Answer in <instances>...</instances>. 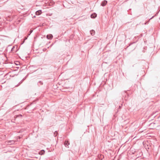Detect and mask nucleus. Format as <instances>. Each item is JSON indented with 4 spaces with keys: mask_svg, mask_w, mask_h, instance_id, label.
I'll return each instance as SVG.
<instances>
[{
    "mask_svg": "<svg viewBox=\"0 0 160 160\" xmlns=\"http://www.w3.org/2000/svg\"><path fill=\"white\" fill-rule=\"evenodd\" d=\"M57 132H56V131H55L54 133V136L55 137H56L57 135Z\"/></svg>",
    "mask_w": 160,
    "mask_h": 160,
    "instance_id": "1a4fd4ad",
    "label": "nucleus"
},
{
    "mask_svg": "<svg viewBox=\"0 0 160 160\" xmlns=\"http://www.w3.org/2000/svg\"><path fill=\"white\" fill-rule=\"evenodd\" d=\"M45 151L44 150H42L41 151L39 152V154L41 155H43L44 154Z\"/></svg>",
    "mask_w": 160,
    "mask_h": 160,
    "instance_id": "6e6552de",
    "label": "nucleus"
},
{
    "mask_svg": "<svg viewBox=\"0 0 160 160\" xmlns=\"http://www.w3.org/2000/svg\"><path fill=\"white\" fill-rule=\"evenodd\" d=\"M154 17V16H152L151 18L150 19H149V20L151 19L152 18Z\"/></svg>",
    "mask_w": 160,
    "mask_h": 160,
    "instance_id": "9b49d317",
    "label": "nucleus"
},
{
    "mask_svg": "<svg viewBox=\"0 0 160 160\" xmlns=\"http://www.w3.org/2000/svg\"><path fill=\"white\" fill-rule=\"evenodd\" d=\"M64 145L65 147H67L69 145V143L68 141H66L64 142Z\"/></svg>",
    "mask_w": 160,
    "mask_h": 160,
    "instance_id": "39448f33",
    "label": "nucleus"
},
{
    "mask_svg": "<svg viewBox=\"0 0 160 160\" xmlns=\"http://www.w3.org/2000/svg\"><path fill=\"white\" fill-rule=\"evenodd\" d=\"M107 1L104 0L102 2L101 4V5L102 6H105L107 3Z\"/></svg>",
    "mask_w": 160,
    "mask_h": 160,
    "instance_id": "7ed1b4c3",
    "label": "nucleus"
},
{
    "mask_svg": "<svg viewBox=\"0 0 160 160\" xmlns=\"http://www.w3.org/2000/svg\"><path fill=\"white\" fill-rule=\"evenodd\" d=\"M6 143L9 145L13 144L14 143V141L13 140L8 141L6 142Z\"/></svg>",
    "mask_w": 160,
    "mask_h": 160,
    "instance_id": "f257e3e1",
    "label": "nucleus"
},
{
    "mask_svg": "<svg viewBox=\"0 0 160 160\" xmlns=\"http://www.w3.org/2000/svg\"><path fill=\"white\" fill-rule=\"evenodd\" d=\"M32 31H33L32 30H30V33L29 34V35H30V34L32 32Z\"/></svg>",
    "mask_w": 160,
    "mask_h": 160,
    "instance_id": "9d476101",
    "label": "nucleus"
},
{
    "mask_svg": "<svg viewBox=\"0 0 160 160\" xmlns=\"http://www.w3.org/2000/svg\"><path fill=\"white\" fill-rule=\"evenodd\" d=\"M90 32L92 36H93L95 34V32L94 30H91L90 31Z\"/></svg>",
    "mask_w": 160,
    "mask_h": 160,
    "instance_id": "0eeeda50",
    "label": "nucleus"
},
{
    "mask_svg": "<svg viewBox=\"0 0 160 160\" xmlns=\"http://www.w3.org/2000/svg\"><path fill=\"white\" fill-rule=\"evenodd\" d=\"M42 13V11L41 10H38L36 12V14L37 15H40Z\"/></svg>",
    "mask_w": 160,
    "mask_h": 160,
    "instance_id": "20e7f679",
    "label": "nucleus"
},
{
    "mask_svg": "<svg viewBox=\"0 0 160 160\" xmlns=\"http://www.w3.org/2000/svg\"><path fill=\"white\" fill-rule=\"evenodd\" d=\"M97 16V14L96 13H93L91 15V17L92 18H95Z\"/></svg>",
    "mask_w": 160,
    "mask_h": 160,
    "instance_id": "423d86ee",
    "label": "nucleus"
},
{
    "mask_svg": "<svg viewBox=\"0 0 160 160\" xmlns=\"http://www.w3.org/2000/svg\"><path fill=\"white\" fill-rule=\"evenodd\" d=\"M46 37L48 39H51L53 37V36L51 34H49L47 35Z\"/></svg>",
    "mask_w": 160,
    "mask_h": 160,
    "instance_id": "f03ea898",
    "label": "nucleus"
}]
</instances>
